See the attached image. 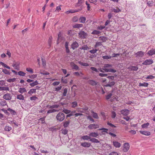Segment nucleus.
Instances as JSON below:
<instances>
[{"label": "nucleus", "mask_w": 155, "mask_h": 155, "mask_svg": "<svg viewBox=\"0 0 155 155\" xmlns=\"http://www.w3.org/2000/svg\"><path fill=\"white\" fill-rule=\"evenodd\" d=\"M18 74L20 76H25L26 74L23 71H20L18 72Z\"/></svg>", "instance_id": "nucleus-34"}, {"label": "nucleus", "mask_w": 155, "mask_h": 155, "mask_svg": "<svg viewBox=\"0 0 155 155\" xmlns=\"http://www.w3.org/2000/svg\"><path fill=\"white\" fill-rule=\"evenodd\" d=\"M40 74L43 75H47L49 74V72L46 71H45L44 72H41Z\"/></svg>", "instance_id": "nucleus-59"}, {"label": "nucleus", "mask_w": 155, "mask_h": 155, "mask_svg": "<svg viewBox=\"0 0 155 155\" xmlns=\"http://www.w3.org/2000/svg\"><path fill=\"white\" fill-rule=\"evenodd\" d=\"M155 78L154 76H153L152 75H149L147 76V77L146 78L147 79H153Z\"/></svg>", "instance_id": "nucleus-45"}, {"label": "nucleus", "mask_w": 155, "mask_h": 155, "mask_svg": "<svg viewBox=\"0 0 155 155\" xmlns=\"http://www.w3.org/2000/svg\"><path fill=\"white\" fill-rule=\"evenodd\" d=\"M148 85V84L147 83L144 82L143 83H139V86H143L145 87H147Z\"/></svg>", "instance_id": "nucleus-32"}, {"label": "nucleus", "mask_w": 155, "mask_h": 155, "mask_svg": "<svg viewBox=\"0 0 155 155\" xmlns=\"http://www.w3.org/2000/svg\"><path fill=\"white\" fill-rule=\"evenodd\" d=\"M70 122V120L66 121L64 122L63 126L64 127H68Z\"/></svg>", "instance_id": "nucleus-30"}, {"label": "nucleus", "mask_w": 155, "mask_h": 155, "mask_svg": "<svg viewBox=\"0 0 155 155\" xmlns=\"http://www.w3.org/2000/svg\"><path fill=\"white\" fill-rule=\"evenodd\" d=\"M83 27V25L82 24H76L73 26V28H78L79 29Z\"/></svg>", "instance_id": "nucleus-15"}, {"label": "nucleus", "mask_w": 155, "mask_h": 155, "mask_svg": "<svg viewBox=\"0 0 155 155\" xmlns=\"http://www.w3.org/2000/svg\"><path fill=\"white\" fill-rule=\"evenodd\" d=\"M113 144L114 146L116 148H119L121 146L120 143L119 142L115 141H113Z\"/></svg>", "instance_id": "nucleus-11"}, {"label": "nucleus", "mask_w": 155, "mask_h": 155, "mask_svg": "<svg viewBox=\"0 0 155 155\" xmlns=\"http://www.w3.org/2000/svg\"><path fill=\"white\" fill-rule=\"evenodd\" d=\"M85 4L87 5V10H90V7L89 4L88 3L87 1H86V2Z\"/></svg>", "instance_id": "nucleus-63"}, {"label": "nucleus", "mask_w": 155, "mask_h": 155, "mask_svg": "<svg viewBox=\"0 0 155 155\" xmlns=\"http://www.w3.org/2000/svg\"><path fill=\"white\" fill-rule=\"evenodd\" d=\"M84 0H78V2L75 5V7H78L80 6L81 8H82V5L83 3H84Z\"/></svg>", "instance_id": "nucleus-8"}, {"label": "nucleus", "mask_w": 155, "mask_h": 155, "mask_svg": "<svg viewBox=\"0 0 155 155\" xmlns=\"http://www.w3.org/2000/svg\"><path fill=\"white\" fill-rule=\"evenodd\" d=\"M10 114L12 115H16V113L13 110L10 109Z\"/></svg>", "instance_id": "nucleus-54"}, {"label": "nucleus", "mask_w": 155, "mask_h": 155, "mask_svg": "<svg viewBox=\"0 0 155 155\" xmlns=\"http://www.w3.org/2000/svg\"><path fill=\"white\" fill-rule=\"evenodd\" d=\"M81 145L82 147H89L90 146L91 144L89 143L84 142L81 143Z\"/></svg>", "instance_id": "nucleus-13"}, {"label": "nucleus", "mask_w": 155, "mask_h": 155, "mask_svg": "<svg viewBox=\"0 0 155 155\" xmlns=\"http://www.w3.org/2000/svg\"><path fill=\"white\" fill-rule=\"evenodd\" d=\"M0 89L3 91L9 90V88L6 87H0Z\"/></svg>", "instance_id": "nucleus-42"}, {"label": "nucleus", "mask_w": 155, "mask_h": 155, "mask_svg": "<svg viewBox=\"0 0 155 155\" xmlns=\"http://www.w3.org/2000/svg\"><path fill=\"white\" fill-rule=\"evenodd\" d=\"M144 53L142 51H138L137 53H135L134 55L136 57H143L144 55Z\"/></svg>", "instance_id": "nucleus-4"}, {"label": "nucleus", "mask_w": 155, "mask_h": 155, "mask_svg": "<svg viewBox=\"0 0 155 155\" xmlns=\"http://www.w3.org/2000/svg\"><path fill=\"white\" fill-rule=\"evenodd\" d=\"M79 18L77 16H74L72 18V21L73 22H76L78 21Z\"/></svg>", "instance_id": "nucleus-31"}, {"label": "nucleus", "mask_w": 155, "mask_h": 155, "mask_svg": "<svg viewBox=\"0 0 155 155\" xmlns=\"http://www.w3.org/2000/svg\"><path fill=\"white\" fill-rule=\"evenodd\" d=\"M102 69L105 72H110V68H102Z\"/></svg>", "instance_id": "nucleus-62"}, {"label": "nucleus", "mask_w": 155, "mask_h": 155, "mask_svg": "<svg viewBox=\"0 0 155 155\" xmlns=\"http://www.w3.org/2000/svg\"><path fill=\"white\" fill-rule=\"evenodd\" d=\"M105 28V26L101 25L99 26H98L97 28V29L99 30H102Z\"/></svg>", "instance_id": "nucleus-57"}, {"label": "nucleus", "mask_w": 155, "mask_h": 155, "mask_svg": "<svg viewBox=\"0 0 155 155\" xmlns=\"http://www.w3.org/2000/svg\"><path fill=\"white\" fill-rule=\"evenodd\" d=\"M80 49L84 50H87L89 49V48L87 45H84L82 46L81 48H80Z\"/></svg>", "instance_id": "nucleus-25"}, {"label": "nucleus", "mask_w": 155, "mask_h": 155, "mask_svg": "<svg viewBox=\"0 0 155 155\" xmlns=\"http://www.w3.org/2000/svg\"><path fill=\"white\" fill-rule=\"evenodd\" d=\"M61 38V33L60 32H59V34H58V38L57 40V44H58L60 41H59V40L60 38Z\"/></svg>", "instance_id": "nucleus-60"}, {"label": "nucleus", "mask_w": 155, "mask_h": 155, "mask_svg": "<svg viewBox=\"0 0 155 155\" xmlns=\"http://www.w3.org/2000/svg\"><path fill=\"white\" fill-rule=\"evenodd\" d=\"M91 112L92 113V115L94 118L96 119H97L99 118V117L97 113L94 112L93 110H91Z\"/></svg>", "instance_id": "nucleus-23"}, {"label": "nucleus", "mask_w": 155, "mask_h": 155, "mask_svg": "<svg viewBox=\"0 0 155 155\" xmlns=\"http://www.w3.org/2000/svg\"><path fill=\"white\" fill-rule=\"evenodd\" d=\"M58 111V110H56L55 109H50V110H49L48 111L47 113H48V114L50 113L55 112Z\"/></svg>", "instance_id": "nucleus-41"}, {"label": "nucleus", "mask_w": 155, "mask_h": 155, "mask_svg": "<svg viewBox=\"0 0 155 155\" xmlns=\"http://www.w3.org/2000/svg\"><path fill=\"white\" fill-rule=\"evenodd\" d=\"M52 38L51 36H50L48 40V44L50 46L51 43L52 41Z\"/></svg>", "instance_id": "nucleus-44"}, {"label": "nucleus", "mask_w": 155, "mask_h": 155, "mask_svg": "<svg viewBox=\"0 0 155 155\" xmlns=\"http://www.w3.org/2000/svg\"><path fill=\"white\" fill-rule=\"evenodd\" d=\"M71 65L72 67V69H74L76 70H77L79 69V67L73 62H71Z\"/></svg>", "instance_id": "nucleus-17"}, {"label": "nucleus", "mask_w": 155, "mask_h": 155, "mask_svg": "<svg viewBox=\"0 0 155 155\" xmlns=\"http://www.w3.org/2000/svg\"><path fill=\"white\" fill-rule=\"evenodd\" d=\"M41 61L42 62V64L43 66H45L46 65V62L45 59L41 58Z\"/></svg>", "instance_id": "nucleus-53"}, {"label": "nucleus", "mask_w": 155, "mask_h": 155, "mask_svg": "<svg viewBox=\"0 0 155 155\" xmlns=\"http://www.w3.org/2000/svg\"><path fill=\"white\" fill-rule=\"evenodd\" d=\"M68 91V89L67 88H65L64 90V92H63V95L64 96H65L66 95Z\"/></svg>", "instance_id": "nucleus-43"}, {"label": "nucleus", "mask_w": 155, "mask_h": 155, "mask_svg": "<svg viewBox=\"0 0 155 155\" xmlns=\"http://www.w3.org/2000/svg\"><path fill=\"white\" fill-rule=\"evenodd\" d=\"M26 71L28 72H30L31 74H32L34 73V71L33 69L30 68H27L26 69Z\"/></svg>", "instance_id": "nucleus-37"}, {"label": "nucleus", "mask_w": 155, "mask_h": 155, "mask_svg": "<svg viewBox=\"0 0 155 155\" xmlns=\"http://www.w3.org/2000/svg\"><path fill=\"white\" fill-rule=\"evenodd\" d=\"M12 65V66L15 69H17L18 70L19 69V63L15 62Z\"/></svg>", "instance_id": "nucleus-12"}, {"label": "nucleus", "mask_w": 155, "mask_h": 155, "mask_svg": "<svg viewBox=\"0 0 155 155\" xmlns=\"http://www.w3.org/2000/svg\"><path fill=\"white\" fill-rule=\"evenodd\" d=\"M36 91V89H31L28 92V94H31L35 92Z\"/></svg>", "instance_id": "nucleus-46"}, {"label": "nucleus", "mask_w": 155, "mask_h": 155, "mask_svg": "<svg viewBox=\"0 0 155 155\" xmlns=\"http://www.w3.org/2000/svg\"><path fill=\"white\" fill-rule=\"evenodd\" d=\"M82 9V8H81L80 9H79L78 10H75L74 11L73 10H68L66 12L67 14H69L70 13H73L74 12H76L79 11H80Z\"/></svg>", "instance_id": "nucleus-22"}, {"label": "nucleus", "mask_w": 155, "mask_h": 155, "mask_svg": "<svg viewBox=\"0 0 155 155\" xmlns=\"http://www.w3.org/2000/svg\"><path fill=\"white\" fill-rule=\"evenodd\" d=\"M153 61L151 59L146 60L142 64L144 65H147L151 64L153 63Z\"/></svg>", "instance_id": "nucleus-9"}, {"label": "nucleus", "mask_w": 155, "mask_h": 155, "mask_svg": "<svg viewBox=\"0 0 155 155\" xmlns=\"http://www.w3.org/2000/svg\"><path fill=\"white\" fill-rule=\"evenodd\" d=\"M129 111L127 109H124L120 111V113L124 115L127 116L129 114Z\"/></svg>", "instance_id": "nucleus-7"}, {"label": "nucleus", "mask_w": 155, "mask_h": 155, "mask_svg": "<svg viewBox=\"0 0 155 155\" xmlns=\"http://www.w3.org/2000/svg\"><path fill=\"white\" fill-rule=\"evenodd\" d=\"M91 138L90 136L89 135V136L87 135H85L81 137V139L83 140H88L89 139L90 140Z\"/></svg>", "instance_id": "nucleus-27"}, {"label": "nucleus", "mask_w": 155, "mask_h": 155, "mask_svg": "<svg viewBox=\"0 0 155 155\" xmlns=\"http://www.w3.org/2000/svg\"><path fill=\"white\" fill-rule=\"evenodd\" d=\"M79 19L80 23H84L86 20V18L85 17L81 16Z\"/></svg>", "instance_id": "nucleus-16"}, {"label": "nucleus", "mask_w": 155, "mask_h": 155, "mask_svg": "<svg viewBox=\"0 0 155 155\" xmlns=\"http://www.w3.org/2000/svg\"><path fill=\"white\" fill-rule=\"evenodd\" d=\"M56 119L58 121H62L65 118L64 114L62 112H59L56 116Z\"/></svg>", "instance_id": "nucleus-1"}, {"label": "nucleus", "mask_w": 155, "mask_h": 155, "mask_svg": "<svg viewBox=\"0 0 155 155\" xmlns=\"http://www.w3.org/2000/svg\"><path fill=\"white\" fill-rule=\"evenodd\" d=\"M90 141L96 143H99L100 141L97 139L91 137Z\"/></svg>", "instance_id": "nucleus-24"}, {"label": "nucleus", "mask_w": 155, "mask_h": 155, "mask_svg": "<svg viewBox=\"0 0 155 155\" xmlns=\"http://www.w3.org/2000/svg\"><path fill=\"white\" fill-rule=\"evenodd\" d=\"M98 127V125L96 124H91L88 126V128L91 129H95Z\"/></svg>", "instance_id": "nucleus-5"}, {"label": "nucleus", "mask_w": 155, "mask_h": 155, "mask_svg": "<svg viewBox=\"0 0 155 155\" xmlns=\"http://www.w3.org/2000/svg\"><path fill=\"white\" fill-rule=\"evenodd\" d=\"M65 78L62 77L61 78L62 82L64 84H66L68 82V80L67 79H65Z\"/></svg>", "instance_id": "nucleus-35"}, {"label": "nucleus", "mask_w": 155, "mask_h": 155, "mask_svg": "<svg viewBox=\"0 0 155 155\" xmlns=\"http://www.w3.org/2000/svg\"><path fill=\"white\" fill-rule=\"evenodd\" d=\"M129 144L127 143H125L123 145V150L124 152H127L129 150Z\"/></svg>", "instance_id": "nucleus-3"}, {"label": "nucleus", "mask_w": 155, "mask_h": 155, "mask_svg": "<svg viewBox=\"0 0 155 155\" xmlns=\"http://www.w3.org/2000/svg\"><path fill=\"white\" fill-rule=\"evenodd\" d=\"M112 11L116 13H118L121 12V10L119 9H115V8H113L112 9Z\"/></svg>", "instance_id": "nucleus-52"}, {"label": "nucleus", "mask_w": 155, "mask_h": 155, "mask_svg": "<svg viewBox=\"0 0 155 155\" xmlns=\"http://www.w3.org/2000/svg\"><path fill=\"white\" fill-rule=\"evenodd\" d=\"M115 84V83L114 81H112V82H109L108 83L104 85V86L105 87H112V86H113Z\"/></svg>", "instance_id": "nucleus-14"}, {"label": "nucleus", "mask_w": 155, "mask_h": 155, "mask_svg": "<svg viewBox=\"0 0 155 155\" xmlns=\"http://www.w3.org/2000/svg\"><path fill=\"white\" fill-rule=\"evenodd\" d=\"M62 112L66 114H68L70 113L71 111L67 109H64L62 110Z\"/></svg>", "instance_id": "nucleus-51"}, {"label": "nucleus", "mask_w": 155, "mask_h": 155, "mask_svg": "<svg viewBox=\"0 0 155 155\" xmlns=\"http://www.w3.org/2000/svg\"><path fill=\"white\" fill-rule=\"evenodd\" d=\"M2 71L4 73L6 74H10L9 71L6 69H3L2 70Z\"/></svg>", "instance_id": "nucleus-56"}, {"label": "nucleus", "mask_w": 155, "mask_h": 155, "mask_svg": "<svg viewBox=\"0 0 155 155\" xmlns=\"http://www.w3.org/2000/svg\"><path fill=\"white\" fill-rule=\"evenodd\" d=\"M87 35V33L84 31H81L78 33L79 37L81 38H85Z\"/></svg>", "instance_id": "nucleus-2"}, {"label": "nucleus", "mask_w": 155, "mask_h": 155, "mask_svg": "<svg viewBox=\"0 0 155 155\" xmlns=\"http://www.w3.org/2000/svg\"><path fill=\"white\" fill-rule=\"evenodd\" d=\"M112 65L109 64H105L104 66V68H109L112 67Z\"/></svg>", "instance_id": "nucleus-50"}, {"label": "nucleus", "mask_w": 155, "mask_h": 155, "mask_svg": "<svg viewBox=\"0 0 155 155\" xmlns=\"http://www.w3.org/2000/svg\"><path fill=\"white\" fill-rule=\"evenodd\" d=\"M87 118L93 122H94V120L92 118L91 116L88 115L87 116Z\"/></svg>", "instance_id": "nucleus-58"}, {"label": "nucleus", "mask_w": 155, "mask_h": 155, "mask_svg": "<svg viewBox=\"0 0 155 155\" xmlns=\"http://www.w3.org/2000/svg\"><path fill=\"white\" fill-rule=\"evenodd\" d=\"M77 102L76 101H74L71 103V106L72 108H74L77 106Z\"/></svg>", "instance_id": "nucleus-36"}, {"label": "nucleus", "mask_w": 155, "mask_h": 155, "mask_svg": "<svg viewBox=\"0 0 155 155\" xmlns=\"http://www.w3.org/2000/svg\"><path fill=\"white\" fill-rule=\"evenodd\" d=\"M111 117L113 118H114L116 116V114L115 112L112 111L111 113Z\"/></svg>", "instance_id": "nucleus-55"}, {"label": "nucleus", "mask_w": 155, "mask_h": 155, "mask_svg": "<svg viewBox=\"0 0 155 155\" xmlns=\"http://www.w3.org/2000/svg\"><path fill=\"white\" fill-rule=\"evenodd\" d=\"M147 54L149 55H152L153 54H155V49H152L148 51Z\"/></svg>", "instance_id": "nucleus-20"}, {"label": "nucleus", "mask_w": 155, "mask_h": 155, "mask_svg": "<svg viewBox=\"0 0 155 155\" xmlns=\"http://www.w3.org/2000/svg\"><path fill=\"white\" fill-rule=\"evenodd\" d=\"M26 91V89L24 88H20L19 89V92L21 93H23Z\"/></svg>", "instance_id": "nucleus-48"}, {"label": "nucleus", "mask_w": 155, "mask_h": 155, "mask_svg": "<svg viewBox=\"0 0 155 155\" xmlns=\"http://www.w3.org/2000/svg\"><path fill=\"white\" fill-rule=\"evenodd\" d=\"M102 58L104 59H108L111 58V57L110 56H108L106 55L102 56Z\"/></svg>", "instance_id": "nucleus-49"}, {"label": "nucleus", "mask_w": 155, "mask_h": 155, "mask_svg": "<svg viewBox=\"0 0 155 155\" xmlns=\"http://www.w3.org/2000/svg\"><path fill=\"white\" fill-rule=\"evenodd\" d=\"M99 75L101 77H106L107 75V74L103 73H99Z\"/></svg>", "instance_id": "nucleus-61"}, {"label": "nucleus", "mask_w": 155, "mask_h": 155, "mask_svg": "<svg viewBox=\"0 0 155 155\" xmlns=\"http://www.w3.org/2000/svg\"><path fill=\"white\" fill-rule=\"evenodd\" d=\"M37 74H33L31 75H29L28 76L29 77V78L32 79H34L35 78H36L37 77Z\"/></svg>", "instance_id": "nucleus-38"}, {"label": "nucleus", "mask_w": 155, "mask_h": 155, "mask_svg": "<svg viewBox=\"0 0 155 155\" xmlns=\"http://www.w3.org/2000/svg\"><path fill=\"white\" fill-rule=\"evenodd\" d=\"M38 84L39 83H38V81L37 80H36L32 83H30L29 84V85L31 87H33L35 85Z\"/></svg>", "instance_id": "nucleus-26"}, {"label": "nucleus", "mask_w": 155, "mask_h": 155, "mask_svg": "<svg viewBox=\"0 0 155 155\" xmlns=\"http://www.w3.org/2000/svg\"><path fill=\"white\" fill-rule=\"evenodd\" d=\"M128 69H130L131 70L137 71L138 69V68L137 66H131L128 67Z\"/></svg>", "instance_id": "nucleus-18"}, {"label": "nucleus", "mask_w": 155, "mask_h": 155, "mask_svg": "<svg viewBox=\"0 0 155 155\" xmlns=\"http://www.w3.org/2000/svg\"><path fill=\"white\" fill-rule=\"evenodd\" d=\"M100 33L101 32L100 31L96 30H94L92 31V32L91 33V34L93 35H99Z\"/></svg>", "instance_id": "nucleus-33"}, {"label": "nucleus", "mask_w": 155, "mask_h": 155, "mask_svg": "<svg viewBox=\"0 0 155 155\" xmlns=\"http://www.w3.org/2000/svg\"><path fill=\"white\" fill-rule=\"evenodd\" d=\"M89 135L91 137H93L96 138H98L99 134L96 132H92L90 133Z\"/></svg>", "instance_id": "nucleus-10"}, {"label": "nucleus", "mask_w": 155, "mask_h": 155, "mask_svg": "<svg viewBox=\"0 0 155 155\" xmlns=\"http://www.w3.org/2000/svg\"><path fill=\"white\" fill-rule=\"evenodd\" d=\"M78 43L76 41H73L71 45V48L73 50H74L79 46Z\"/></svg>", "instance_id": "nucleus-6"}, {"label": "nucleus", "mask_w": 155, "mask_h": 155, "mask_svg": "<svg viewBox=\"0 0 155 155\" xmlns=\"http://www.w3.org/2000/svg\"><path fill=\"white\" fill-rule=\"evenodd\" d=\"M88 82L90 84L93 86L96 85L97 83V82L92 80H89Z\"/></svg>", "instance_id": "nucleus-19"}, {"label": "nucleus", "mask_w": 155, "mask_h": 155, "mask_svg": "<svg viewBox=\"0 0 155 155\" xmlns=\"http://www.w3.org/2000/svg\"><path fill=\"white\" fill-rule=\"evenodd\" d=\"M78 62L80 64L83 66L87 67L89 66V64L87 63L82 62L81 61H79Z\"/></svg>", "instance_id": "nucleus-29"}, {"label": "nucleus", "mask_w": 155, "mask_h": 155, "mask_svg": "<svg viewBox=\"0 0 155 155\" xmlns=\"http://www.w3.org/2000/svg\"><path fill=\"white\" fill-rule=\"evenodd\" d=\"M147 4L149 6H153V0H147Z\"/></svg>", "instance_id": "nucleus-28"}, {"label": "nucleus", "mask_w": 155, "mask_h": 155, "mask_svg": "<svg viewBox=\"0 0 155 155\" xmlns=\"http://www.w3.org/2000/svg\"><path fill=\"white\" fill-rule=\"evenodd\" d=\"M149 124L148 123H146L144 124L141 126L142 128H147Z\"/></svg>", "instance_id": "nucleus-40"}, {"label": "nucleus", "mask_w": 155, "mask_h": 155, "mask_svg": "<svg viewBox=\"0 0 155 155\" xmlns=\"http://www.w3.org/2000/svg\"><path fill=\"white\" fill-rule=\"evenodd\" d=\"M0 64H1L2 65L3 67L5 68H6L8 69H10V67L8 66L6 64H4L3 62H0Z\"/></svg>", "instance_id": "nucleus-39"}, {"label": "nucleus", "mask_w": 155, "mask_h": 155, "mask_svg": "<svg viewBox=\"0 0 155 155\" xmlns=\"http://www.w3.org/2000/svg\"><path fill=\"white\" fill-rule=\"evenodd\" d=\"M91 70L93 71H95L97 72H98L99 71L98 70V69H97L96 68L94 67H91L90 68Z\"/></svg>", "instance_id": "nucleus-47"}, {"label": "nucleus", "mask_w": 155, "mask_h": 155, "mask_svg": "<svg viewBox=\"0 0 155 155\" xmlns=\"http://www.w3.org/2000/svg\"><path fill=\"white\" fill-rule=\"evenodd\" d=\"M109 155H118V153L115 151H113L110 153Z\"/></svg>", "instance_id": "nucleus-64"}, {"label": "nucleus", "mask_w": 155, "mask_h": 155, "mask_svg": "<svg viewBox=\"0 0 155 155\" xmlns=\"http://www.w3.org/2000/svg\"><path fill=\"white\" fill-rule=\"evenodd\" d=\"M140 132L142 134L146 136H149L150 135V133L149 131H140Z\"/></svg>", "instance_id": "nucleus-21"}]
</instances>
